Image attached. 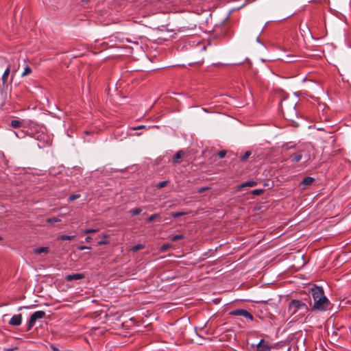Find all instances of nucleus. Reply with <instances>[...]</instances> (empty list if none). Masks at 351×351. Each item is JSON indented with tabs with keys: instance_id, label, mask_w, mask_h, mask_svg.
Masks as SVG:
<instances>
[{
	"instance_id": "obj_1",
	"label": "nucleus",
	"mask_w": 351,
	"mask_h": 351,
	"mask_svg": "<svg viewBox=\"0 0 351 351\" xmlns=\"http://www.w3.org/2000/svg\"><path fill=\"white\" fill-rule=\"evenodd\" d=\"M310 293L313 300V304L311 302V312H323L329 308L330 302L322 287L314 285L311 288Z\"/></svg>"
},
{
	"instance_id": "obj_2",
	"label": "nucleus",
	"mask_w": 351,
	"mask_h": 351,
	"mask_svg": "<svg viewBox=\"0 0 351 351\" xmlns=\"http://www.w3.org/2000/svg\"><path fill=\"white\" fill-rule=\"evenodd\" d=\"M310 311H311L310 297L303 300L293 299L289 303L288 313L291 316L303 317Z\"/></svg>"
},
{
	"instance_id": "obj_3",
	"label": "nucleus",
	"mask_w": 351,
	"mask_h": 351,
	"mask_svg": "<svg viewBox=\"0 0 351 351\" xmlns=\"http://www.w3.org/2000/svg\"><path fill=\"white\" fill-rule=\"evenodd\" d=\"M309 146L307 145H300L298 146L294 145L289 147V149H295V152L291 154L290 158L292 162H298L302 157L308 161L310 159V154L308 152Z\"/></svg>"
},
{
	"instance_id": "obj_4",
	"label": "nucleus",
	"mask_w": 351,
	"mask_h": 351,
	"mask_svg": "<svg viewBox=\"0 0 351 351\" xmlns=\"http://www.w3.org/2000/svg\"><path fill=\"white\" fill-rule=\"evenodd\" d=\"M45 312L43 311H38L34 312L31 316L27 325V331H29L34 326L36 320L43 319L45 317Z\"/></svg>"
},
{
	"instance_id": "obj_5",
	"label": "nucleus",
	"mask_w": 351,
	"mask_h": 351,
	"mask_svg": "<svg viewBox=\"0 0 351 351\" xmlns=\"http://www.w3.org/2000/svg\"><path fill=\"white\" fill-rule=\"evenodd\" d=\"M230 315L232 316H243L246 319H248L251 321L254 319L253 315L247 310L241 309V308H237L234 309L229 313Z\"/></svg>"
},
{
	"instance_id": "obj_6",
	"label": "nucleus",
	"mask_w": 351,
	"mask_h": 351,
	"mask_svg": "<svg viewBox=\"0 0 351 351\" xmlns=\"http://www.w3.org/2000/svg\"><path fill=\"white\" fill-rule=\"evenodd\" d=\"M257 351H270L271 346L264 339H261L256 346Z\"/></svg>"
},
{
	"instance_id": "obj_7",
	"label": "nucleus",
	"mask_w": 351,
	"mask_h": 351,
	"mask_svg": "<svg viewBox=\"0 0 351 351\" xmlns=\"http://www.w3.org/2000/svg\"><path fill=\"white\" fill-rule=\"evenodd\" d=\"M85 277V275L84 274L77 273V274H68L66 276L65 279L67 282H70L72 280H78L83 279Z\"/></svg>"
},
{
	"instance_id": "obj_8",
	"label": "nucleus",
	"mask_w": 351,
	"mask_h": 351,
	"mask_svg": "<svg viewBox=\"0 0 351 351\" xmlns=\"http://www.w3.org/2000/svg\"><path fill=\"white\" fill-rule=\"evenodd\" d=\"M22 322V315L21 314H17L14 315L10 319L9 324L12 326H19L21 325Z\"/></svg>"
},
{
	"instance_id": "obj_9",
	"label": "nucleus",
	"mask_w": 351,
	"mask_h": 351,
	"mask_svg": "<svg viewBox=\"0 0 351 351\" xmlns=\"http://www.w3.org/2000/svg\"><path fill=\"white\" fill-rule=\"evenodd\" d=\"M184 155V152L183 150H179L176 152V154L173 157V163H180L179 159L182 158Z\"/></svg>"
},
{
	"instance_id": "obj_10",
	"label": "nucleus",
	"mask_w": 351,
	"mask_h": 351,
	"mask_svg": "<svg viewBox=\"0 0 351 351\" xmlns=\"http://www.w3.org/2000/svg\"><path fill=\"white\" fill-rule=\"evenodd\" d=\"M257 185V182L256 181H247L245 182H243L239 186V189L243 188V187H252Z\"/></svg>"
},
{
	"instance_id": "obj_11",
	"label": "nucleus",
	"mask_w": 351,
	"mask_h": 351,
	"mask_svg": "<svg viewBox=\"0 0 351 351\" xmlns=\"http://www.w3.org/2000/svg\"><path fill=\"white\" fill-rule=\"evenodd\" d=\"M10 66L9 65L5 69V70L4 71V73H3V75H2V82H3V84H5L7 82L8 76L10 75Z\"/></svg>"
},
{
	"instance_id": "obj_12",
	"label": "nucleus",
	"mask_w": 351,
	"mask_h": 351,
	"mask_svg": "<svg viewBox=\"0 0 351 351\" xmlns=\"http://www.w3.org/2000/svg\"><path fill=\"white\" fill-rule=\"evenodd\" d=\"M313 182H314L313 178L307 176L303 179V180L302 182V184H303L304 186H310L313 184Z\"/></svg>"
},
{
	"instance_id": "obj_13",
	"label": "nucleus",
	"mask_w": 351,
	"mask_h": 351,
	"mask_svg": "<svg viewBox=\"0 0 351 351\" xmlns=\"http://www.w3.org/2000/svg\"><path fill=\"white\" fill-rule=\"evenodd\" d=\"M23 125V122L19 120L13 119L10 122V126L13 128H19L21 127Z\"/></svg>"
},
{
	"instance_id": "obj_14",
	"label": "nucleus",
	"mask_w": 351,
	"mask_h": 351,
	"mask_svg": "<svg viewBox=\"0 0 351 351\" xmlns=\"http://www.w3.org/2000/svg\"><path fill=\"white\" fill-rule=\"evenodd\" d=\"M75 238V235H66V234H62L58 236V239L61 241H66V240H73Z\"/></svg>"
},
{
	"instance_id": "obj_15",
	"label": "nucleus",
	"mask_w": 351,
	"mask_h": 351,
	"mask_svg": "<svg viewBox=\"0 0 351 351\" xmlns=\"http://www.w3.org/2000/svg\"><path fill=\"white\" fill-rule=\"evenodd\" d=\"M252 155V152L251 151H246L244 154H243L242 156H241L240 157V161H242V162H244L246 160H247L250 156Z\"/></svg>"
},
{
	"instance_id": "obj_16",
	"label": "nucleus",
	"mask_w": 351,
	"mask_h": 351,
	"mask_svg": "<svg viewBox=\"0 0 351 351\" xmlns=\"http://www.w3.org/2000/svg\"><path fill=\"white\" fill-rule=\"evenodd\" d=\"M34 252L37 254H41V253H47L48 252V247H40L35 249Z\"/></svg>"
},
{
	"instance_id": "obj_17",
	"label": "nucleus",
	"mask_w": 351,
	"mask_h": 351,
	"mask_svg": "<svg viewBox=\"0 0 351 351\" xmlns=\"http://www.w3.org/2000/svg\"><path fill=\"white\" fill-rule=\"evenodd\" d=\"M160 214L158 213H156V214H153L152 215H150L147 219H146V221L149 223V222H152L158 218H160Z\"/></svg>"
},
{
	"instance_id": "obj_18",
	"label": "nucleus",
	"mask_w": 351,
	"mask_h": 351,
	"mask_svg": "<svg viewBox=\"0 0 351 351\" xmlns=\"http://www.w3.org/2000/svg\"><path fill=\"white\" fill-rule=\"evenodd\" d=\"M98 231H99V229L87 228L85 230H82V233H83L84 234H88L97 232Z\"/></svg>"
},
{
	"instance_id": "obj_19",
	"label": "nucleus",
	"mask_w": 351,
	"mask_h": 351,
	"mask_svg": "<svg viewBox=\"0 0 351 351\" xmlns=\"http://www.w3.org/2000/svg\"><path fill=\"white\" fill-rule=\"evenodd\" d=\"M145 247V245H143V244H138V245H135L134 246L132 247L131 248V251L133 252H136L140 250H142Z\"/></svg>"
},
{
	"instance_id": "obj_20",
	"label": "nucleus",
	"mask_w": 351,
	"mask_h": 351,
	"mask_svg": "<svg viewBox=\"0 0 351 351\" xmlns=\"http://www.w3.org/2000/svg\"><path fill=\"white\" fill-rule=\"evenodd\" d=\"M186 214V212H173L171 213V216L173 218H178L181 216H184Z\"/></svg>"
},
{
	"instance_id": "obj_21",
	"label": "nucleus",
	"mask_w": 351,
	"mask_h": 351,
	"mask_svg": "<svg viewBox=\"0 0 351 351\" xmlns=\"http://www.w3.org/2000/svg\"><path fill=\"white\" fill-rule=\"evenodd\" d=\"M142 212V208H134V209H132L129 211V213L132 215H139Z\"/></svg>"
},
{
	"instance_id": "obj_22",
	"label": "nucleus",
	"mask_w": 351,
	"mask_h": 351,
	"mask_svg": "<svg viewBox=\"0 0 351 351\" xmlns=\"http://www.w3.org/2000/svg\"><path fill=\"white\" fill-rule=\"evenodd\" d=\"M32 69L30 68V66H27L25 69H24V71L23 72L21 76L22 77H24V76H26V75H29L31 73H32Z\"/></svg>"
},
{
	"instance_id": "obj_23",
	"label": "nucleus",
	"mask_w": 351,
	"mask_h": 351,
	"mask_svg": "<svg viewBox=\"0 0 351 351\" xmlns=\"http://www.w3.org/2000/svg\"><path fill=\"white\" fill-rule=\"evenodd\" d=\"M60 221H61L60 219H59L58 217H52V218L47 219L46 222L49 223H54L56 222H59Z\"/></svg>"
},
{
	"instance_id": "obj_24",
	"label": "nucleus",
	"mask_w": 351,
	"mask_h": 351,
	"mask_svg": "<svg viewBox=\"0 0 351 351\" xmlns=\"http://www.w3.org/2000/svg\"><path fill=\"white\" fill-rule=\"evenodd\" d=\"M264 193V189H254L251 191V194L254 195H260Z\"/></svg>"
},
{
	"instance_id": "obj_25",
	"label": "nucleus",
	"mask_w": 351,
	"mask_h": 351,
	"mask_svg": "<svg viewBox=\"0 0 351 351\" xmlns=\"http://www.w3.org/2000/svg\"><path fill=\"white\" fill-rule=\"evenodd\" d=\"M171 247V244H169V243H164V244L160 247V251H161V252H165V251H167L168 249H169Z\"/></svg>"
},
{
	"instance_id": "obj_26",
	"label": "nucleus",
	"mask_w": 351,
	"mask_h": 351,
	"mask_svg": "<svg viewBox=\"0 0 351 351\" xmlns=\"http://www.w3.org/2000/svg\"><path fill=\"white\" fill-rule=\"evenodd\" d=\"M184 238V236L183 234H177V235L173 236L171 238V241L175 242L178 240L182 239Z\"/></svg>"
},
{
	"instance_id": "obj_27",
	"label": "nucleus",
	"mask_w": 351,
	"mask_h": 351,
	"mask_svg": "<svg viewBox=\"0 0 351 351\" xmlns=\"http://www.w3.org/2000/svg\"><path fill=\"white\" fill-rule=\"evenodd\" d=\"M168 182H169L168 181L160 182L159 183L157 184L156 188L157 189H162V188L165 187V186H167Z\"/></svg>"
},
{
	"instance_id": "obj_28",
	"label": "nucleus",
	"mask_w": 351,
	"mask_h": 351,
	"mask_svg": "<svg viewBox=\"0 0 351 351\" xmlns=\"http://www.w3.org/2000/svg\"><path fill=\"white\" fill-rule=\"evenodd\" d=\"M80 197V194H73L69 196V201L70 202H73L78 198Z\"/></svg>"
},
{
	"instance_id": "obj_29",
	"label": "nucleus",
	"mask_w": 351,
	"mask_h": 351,
	"mask_svg": "<svg viewBox=\"0 0 351 351\" xmlns=\"http://www.w3.org/2000/svg\"><path fill=\"white\" fill-rule=\"evenodd\" d=\"M227 152L226 150H221L219 151L218 153H217V156L220 158H223L226 156Z\"/></svg>"
},
{
	"instance_id": "obj_30",
	"label": "nucleus",
	"mask_w": 351,
	"mask_h": 351,
	"mask_svg": "<svg viewBox=\"0 0 351 351\" xmlns=\"http://www.w3.org/2000/svg\"><path fill=\"white\" fill-rule=\"evenodd\" d=\"M141 129H147V127L144 125H141L136 127L132 128V130H141Z\"/></svg>"
},
{
	"instance_id": "obj_31",
	"label": "nucleus",
	"mask_w": 351,
	"mask_h": 351,
	"mask_svg": "<svg viewBox=\"0 0 351 351\" xmlns=\"http://www.w3.org/2000/svg\"><path fill=\"white\" fill-rule=\"evenodd\" d=\"M77 249L79 250L82 251V250H86V249L90 250V249H91V247L90 246H86V245H80V246L77 247Z\"/></svg>"
},
{
	"instance_id": "obj_32",
	"label": "nucleus",
	"mask_w": 351,
	"mask_h": 351,
	"mask_svg": "<svg viewBox=\"0 0 351 351\" xmlns=\"http://www.w3.org/2000/svg\"><path fill=\"white\" fill-rule=\"evenodd\" d=\"M208 190V187H202L197 189V192L199 193H202L205 192L206 191Z\"/></svg>"
},
{
	"instance_id": "obj_33",
	"label": "nucleus",
	"mask_w": 351,
	"mask_h": 351,
	"mask_svg": "<svg viewBox=\"0 0 351 351\" xmlns=\"http://www.w3.org/2000/svg\"><path fill=\"white\" fill-rule=\"evenodd\" d=\"M108 243V241L102 240L97 242V245H107Z\"/></svg>"
},
{
	"instance_id": "obj_34",
	"label": "nucleus",
	"mask_w": 351,
	"mask_h": 351,
	"mask_svg": "<svg viewBox=\"0 0 351 351\" xmlns=\"http://www.w3.org/2000/svg\"><path fill=\"white\" fill-rule=\"evenodd\" d=\"M15 134H16V136H17V137H19V138H23V137H24V136H25V133H24L23 131H21V132H20V134H18V133L15 132Z\"/></svg>"
},
{
	"instance_id": "obj_35",
	"label": "nucleus",
	"mask_w": 351,
	"mask_h": 351,
	"mask_svg": "<svg viewBox=\"0 0 351 351\" xmlns=\"http://www.w3.org/2000/svg\"><path fill=\"white\" fill-rule=\"evenodd\" d=\"M92 239H92V237H86L85 238L84 242H86V243H90V242H91Z\"/></svg>"
},
{
	"instance_id": "obj_36",
	"label": "nucleus",
	"mask_w": 351,
	"mask_h": 351,
	"mask_svg": "<svg viewBox=\"0 0 351 351\" xmlns=\"http://www.w3.org/2000/svg\"><path fill=\"white\" fill-rule=\"evenodd\" d=\"M90 0H82L83 3H88Z\"/></svg>"
},
{
	"instance_id": "obj_37",
	"label": "nucleus",
	"mask_w": 351,
	"mask_h": 351,
	"mask_svg": "<svg viewBox=\"0 0 351 351\" xmlns=\"http://www.w3.org/2000/svg\"><path fill=\"white\" fill-rule=\"evenodd\" d=\"M53 351H59V350L56 348H53Z\"/></svg>"
},
{
	"instance_id": "obj_38",
	"label": "nucleus",
	"mask_w": 351,
	"mask_h": 351,
	"mask_svg": "<svg viewBox=\"0 0 351 351\" xmlns=\"http://www.w3.org/2000/svg\"><path fill=\"white\" fill-rule=\"evenodd\" d=\"M107 237H108V236H107V235H106V234H104V235H103V238L106 239Z\"/></svg>"
},
{
	"instance_id": "obj_39",
	"label": "nucleus",
	"mask_w": 351,
	"mask_h": 351,
	"mask_svg": "<svg viewBox=\"0 0 351 351\" xmlns=\"http://www.w3.org/2000/svg\"><path fill=\"white\" fill-rule=\"evenodd\" d=\"M85 134H90V132H88V131H86V132H85Z\"/></svg>"
},
{
	"instance_id": "obj_40",
	"label": "nucleus",
	"mask_w": 351,
	"mask_h": 351,
	"mask_svg": "<svg viewBox=\"0 0 351 351\" xmlns=\"http://www.w3.org/2000/svg\"><path fill=\"white\" fill-rule=\"evenodd\" d=\"M2 240V237L0 236V241Z\"/></svg>"
}]
</instances>
